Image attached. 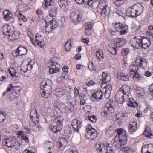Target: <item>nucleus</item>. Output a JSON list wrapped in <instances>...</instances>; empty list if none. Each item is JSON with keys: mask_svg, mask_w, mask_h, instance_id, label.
<instances>
[{"mask_svg": "<svg viewBox=\"0 0 153 153\" xmlns=\"http://www.w3.org/2000/svg\"><path fill=\"white\" fill-rule=\"evenodd\" d=\"M117 135L114 139V144L116 147L120 149L126 144L127 134L125 130L121 128L117 129Z\"/></svg>", "mask_w": 153, "mask_h": 153, "instance_id": "obj_1", "label": "nucleus"}, {"mask_svg": "<svg viewBox=\"0 0 153 153\" xmlns=\"http://www.w3.org/2000/svg\"><path fill=\"white\" fill-rule=\"evenodd\" d=\"M40 88L43 91L41 95L43 97L47 98L52 92V83L49 79H44L41 81Z\"/></svg>", "mask_w": 153, "mask_h": 153, "instance_id": "obj_2", "label": "nucleus"}, {"mask_svg": "<svg viewBox=\"0 0 153 153\" xmlns=\"http://www.w3.org/2000/svg\"><path fill=\"white\" fill-rule=\"evenodd\" d=\"M143 9V7L141 4H135L128 8L126 14L128 16L134 18L142 13Z\"/></svg>", "mask_w": 153, "mask_h": 153, "instance_id": "obj_3", "label": "nucleus"}, {"mask_svg": "<svg viewBox=\"0 0 153 153\" xmlns=\"http://www.w3.org/2000/svg\"><path fill=\"white\" fill-rule=\"evenodd\" d=\"M34 63V60L22 62L21 66V73L26 76H27L30 72V69L32 68Z\"/></svg>", "mask_w": 153, "mask_h": 153, "instance_id": "obj_4", "label": "nucleus"}, {"mask_svg": "<svg viewBox=\"0 0 153 153\" xmlns=\"http://www.w3.org/2000/svg\"><path fill=\"white\" fill-rule=\"evenodd\" d=\"M101 83L102 85L101 87L103 88H105V96L106 95L107 92L108 91L110 93L112 90V86L111 85H107V83L110 80V76L107 74L103 72L102 79H101Z\"/></svg>", "mask_w": 153, "mask_h": 153, "instance_id": "obj_5", "label": "nucleus"}, {"mask_svg": "<svg viewBox=\"0 0 153 153\" xmlns=\"http://www.w3.org/2000/svg\"><path fill=\"white\" fill-rule=\"evenodd\" d=\"M97 8L98 10H101V15L105 17L108 14V12L109 11L110 8L108 6V2L106 0L100 1Z\"/></svg>", "mask_w": 153, "mask_h": 153, "instance_id": "obj_6", "label": "nucleus"}, {"mask_svg": "<svg viewBox=\"0 0 153 153\" xmlns=\"http://www.w3.org/2000/svg\"><path fill=\"white\" fill-rule=\"evenodd\" d=\"M2 143L5 146L14 148L16 150L18 149L20 145L19 143L17 142L14 138L11 137L4 139L2 141Z\"/></svg>", "mask_w": 153, "mask_h": 153, "instance_id": "obj_7", "label": "nucleus"}, {"mask_svg": "<svg viewBox=\"0 0 153 153\" xmlns=\"http://www.w3.org/2000/svg\"><path fill=\"white\" fill-rule=\"evenodd\" d=\"M97 133L95 129L92 128L91 125H88L86 128V137L89 139L94 140L96 138Z\"/></svg>", "mask_w": 153, "mask_h": 153, "instance_id": "obj_8", "label": "nucleus"}, {"mask_svg": "<svg viewBox=\"0 0 153 153\" xmlns=\"http://www.w3.org/2000/svg\"><path fill=\"white\" fill-rule=\"evenodd\" d=\"M142 39V37L140 36L135 37L130 39V43L133 48H138L141 47Z\"/></svg>", "mask_w": 153, "mask_h": 153, "instance_id": "obj_9", "label": "nucleus"}, {"mask_svg": "<svg viewBox=\"0 0 153 153\" xmlns=\"http://www.w3.org/2000/svg\"><path fill=\"white\" fill-rule=\"evenodd\" d=\"M114 103L111 102L107 103L105 107L102 109V115L107 116L109 113L113 112L114 111Z\"/></svg>", "mask_w": 153, "mask_h": 153, "instance_id": "obj_10", "label": "nucleus"}, {"mask_svg": "<svg viewBox=\"0 0 153 153\" xmlns=\"http://www.w3.org/2000/svg\"><path fill=\"white\" fill-rule=\"evenodd\" d=\"M115 28L117 31L120 32L121 35L126 34L128 32V27L123 25L121 23H116L115 25Z\"/></svg>", "mask_w": 153, "mask_h": 153, "instance_id": "obj_11", "label": "nucleus"}, {"mask_svg": "<svg viewBox=\"0 0 153 153\" xmlns=\"http://www.w3.org/2000/svg\"><path fill=\"white\" fill-rule=\"evenodd\" d=\"M112 145L108 143L105 145V143H103V146L100 149V153H115L114 150L112 148Z\"/></svg>", "mask_w": 153, "mask_h": 153, "instance_id": "obj_12", "label": "nucleus"}, {"mask_svg": "<svg viewBox=\"0 0 153 153\" xmlns=\"http://www.w3.org/2000/svg\"><path fill=\"white\" fill-rule=\"evenodd\" d=\"M27 52L26 48L21 46H19L16 50L15 53H13L14 56H17L25 55Z\"/></svg>", "mask_w": 153, "mask_h": 153, "instance_id": "obj_13", "label": "nucleus"}, {"mask_svg": "<svg viewBox=\"0 0 153 153\" xmlns=\"http://www.w3.org/2000/svg\"><path fill=\"white\" fill-rule=\"evenodd\" d=\"M126 42V40L123 38H117L111 43V46L116 47L118 48L123 45Z\"/></svg>", "mask_w": 153, "mask_h": 153, "instance_id": "obj_14", "label": "nucleus"}, {"mask_svg": "<svg viewBox=\"0 0 153 153\" xmlns=\"http://www.w3.org/2000/svg\"><path fill=\"white\" fill-rule=\"evenodd\" d=\"M48 17H47L45 19V23L47 24L45 27V30L47 31V28L50 27V29H53L56 28L57 26V23L55 20H52L49 21H47L48 20Z\"/></svg>", "mask_w": 153, "mask_h": 153, "instance_id": "obj_15", "label": "nucleus"}, {"mask_svg": "<svg viewBox=\"0 0 153 153\" xmlns=\"http://www.w3.org/2000/svg\"><path fill=\"white\" fill-rule=\"evenodd\" d=\"M103 94V91L101 90L98 91L92 95L91 99L94 102L98 101L102 98Z\"/></svg>", "mask_w": 153, "mask_h": 153, "instance_id": "obj_16", "label": "nucleus"}, {"mask_svg": "<svg viewBox=\"0 0 153 153\" xmlns=\"http://www.w3.org/2000/svg\"><path fill=\"white\" fill-rule=\"evenodd\" d=\"M20 7V6H17V9L15 11L14 14L16 16L19 17V20H21L25 22L27 21V19L21 13L22 10V8Z\"/></svg>", "mask_w": 153, "mask_h": 153, "instance_id": "obj_17", "label": "nucleus"}, {"mask_svg": "<svg viewBox=\"0 0 153 153\" xmlns=\"http://www.w3.org/2000/svg\"><path fill=\"white\" fill-rule=\"evenodd\" d=\"M2 29L3 34L8 36L14 31L13 28L12 26L6 25L3 26Z\"/></svg>", "mask_w": 153, "mask_h": 153, "instance_id": "obj_18", "label": "nucleus"}, {"mask_svg": "<svg viewBox=\"0 0 153 153\" xmlns=\"http://www.w3.org/2000/svg\"><path fill=\"white\" fill-rule=\"evenodd\" d=\"M141 151L142 153H153V145L151 144L144 145Z\"/></svg>", "mask_w": 153, "mask_h": 153, "instance_id": "obj_19", "label": "nucleus"}, {"mask_svg": "<svg viewBox=\"0 0 153 153\" xmlns=\"http://www.w3.org/2000/svg\"><path fill=\"white\" fill-rule=\"evenodd\" d=\"M135 62L137 66L143 67V68L146 67L147 64L145 59L141 58H137L135 61Z\"/></svg>", "mask_w": 153, "mask_h": 153, "instance_id": "obj_20", "label": "nucleus"}, {"mask_svg": "<svg viewBox=\"0 0 153 153\" xmlns=\"http://www.w3.org/2000/svg\"><path fill=\"white\" fill-rule=\"evenodd\" d=\"M81 121L76 119H74L72 122V126L75 131H78L81 127Z\"/></svg>", "mask_w": 153, "mask_h": 153, "instance_id": "obj_21", "label": "nucleus"}, {"mask_svg": "<svg viewBox=\"0 0 153 153\" xmlns=\"http://www.w3.org/2000/svg\"><path fill=\"white\" fill-rule=\"evenodd\" d=\"M141 42V47L145 49L148 48L151 45V40L150 39L147 37L143 38L142 37Z\"/></svg>", "mask_w": 153, "mask_h": 153, "instance_id": "obj_22", "label": "nucleus"}, {"mask_svg": "<svg viewBox=\"0 0 153 153\" xmlns=\"http://www.w3.org/2000/svg\"><path fill=\"white\" fill-rule=\"evenodd\" d=\"M49 64L52 66L51 68H50L49 70V72L50 74L56 73L59 71V68L56 67V65H58L57 63L51 61L49 62Z\"/></svg>", "mask_w": 153, "mask_h": 153, "instance_id": "obj_23", "label": "nucleus"}, {"mask_svg": "<svg viewBox=\"0 0 153 153\" xmlns=\"http://www.w3.org/2000/svg\"><path fill=\"white\" fill-rule=\"evenodd\" d=\"M52 118V120H53V122L56 123L59 126H62V122L64 120L63 117L58 115Z\"/></svg>", "mask_w": 153, "mask_h": 153, "instance_id": "obj_24", "label": "nucleus"}, {"mask_svg": "<svg viewBox=\"0 0 153 153\" xmlns=\"http://www.w3.org/2000/svg\"><path fill=\"white\" fill-rule=\"evenodd\" d=\"M30 119H34V120L39 121V116L38 115L37 111L36 109H33L31 110L30 113Z\"/></svg>", "mask_w": 153, "mask_h": 153, "instance_id": "obj_25", "label": "nucleus"}, {"mask_svg": "<svg viewBox=\"0 0 153 153\" xmlns=\"http://www.w3.org/2000/svg\"><path fill=\"white\" fill-rule=\"evenodd\" d=\"M36 42L37 45L41 48L43 47L44 45V42L42 41L43 38L41 35L38 34L36 35L35 38Z\"/></svg>", "mask_w": 153, "mask_h": 153, "instance_id": "obj_26", "label": "nucleus"}, {"mask_svg": "<svg viewBox=\"0 0 153 153\" xmlns=\"http://www.w3.org/2000/svg\"><path fill=\"white\" fill-rule=\"evenodd\" d=\"M117 77L118 79L124 81L128 80L129 78L127 74L123 73L118 74L117 75Z\"/></svg>", "mask_w": 153, "mask_h": 153, "instance_id": "obj_27", "label": "nucleus"}, {"mask_svg": "<svg viewBox=\"0 0 153 153\" xmlns=\"http://www.w3.org/2000/svg\"><path fill=\"white\" fill-rule=\"evenodd\" d=\"M60 112L59 108L57 105L53 106L52 107V109L51 113V115L52 116V117L59 115Z\"/></svg>", "mask_w": 153, "mask_h": 153, "instance_id": "obj_28", "label": "nucleus"}, {"mask_svg": "<svg viewBox=\"0 0 153 153\" xmlns=\"http://www.w3.org/2000/svg\"><path fill=\"white\" fill-rule=\"evenodd\" d=\"M123 94L121 92L118 91L116 95V101L117 102L120 104L123 103Z\"/></svg>", "mask_w": 153, "mask_h": 153, "instance_id": "obj_29", "label": "nucleus"}, {"mask_svg": "<svg viewBox=\"0 0 153 153\" xmlns=\"http://www.w3.org/2000/svg\"><path fill=\"white\" fill-rule=\"evenodd\" d=\"M58 3L62 8L67 7L70 4V2L68 0H59Z\"/></svg>", "mask_w": 153, "mask_h": 153, "instance_id": "obj_30", "label": "nucleus"}, {"mask_svg": "<svg viewBox=\"0 0 153 153\" xmlns=\"http://www.w3.org/2000/svg\"><path fill=\"white\" fill-rule=\"evenodd\" d=\"M19 33L18 31H13L11 33V34L9 36V39L11 41H13L17 39L19 36Z\"/></svg>", "mask_w": 153, "mask_h": 153, "instance_id": "obj_31", "label": "nucleus"}, {"mask_svg": "<svg viewBox=\"0 0 153 153\" xmlns=\"http://www.w3.org/2000/svg\"><path fill=\"white\" fill-rule=\"evenodd\" d=\"M42 111L43 115L48 116L50 114H51V110L50 106H45L42 108Z\"/></svg>", "mask_w": 153, "mask_h": 153, "instance_id": "obj_32", "label": "nucleus"}, {"mask_svg": "<svg viewBox=\"0 0 153 153\" xmlns=\"http://www.w3.org/2000/svg\"><path fill=\"white\" fill-rule=\"evenodd\" d=\"M57 12V8L56 6H52L49 11V16L53 17L56 16Z\"/></svg>", "mask_w": 153, "mask_h": 153, "instance_id": "obj_33", "label": "nucleus"}, {"mask_svg": "<svg viewBox=\"0 0 153 153\" xmlns=\"http://www.w3.org/2000/svg\"><path fill=\"white\" fill-rule=\"evenodd\" d=\"M3 14L4 18L7 20H10L13 16L12 13L10 11L7 10L3 11Z\"/></svg>", "mask_w": 153, "mask_h": 153, "instance_id": "obj_34", "label": "nucleus"}, {"mask_svg": "<svg viewBox=\"0 0 153 153\" xmlns=\"http://www.w3.org/2000/svg\"><path fill=\"white\" fill-rule=\"evenodd\" d=\"M49 128L54 133L59 132L62 129L61 126H59L58 125L55 126L51 125L49 126Z\"/></svg>", "mask_w": 153, "mask_h": 153, "instance_id": "obj_35", "label": "nucleus"}, {"mask_svg": "<svg viewBox=\"0 0 153 153\" xmlns=\"http://www.w3.org/2000/svg\"><path fill=\"white\" fill-rule=\"evenodd\" d=\"M17 134L19 137H21L22 139L25 140V142L28 143L29 142L28 138L26 135L24 134V132L19 131L18 132Z\"/></svg>", "mask_w": 153, "mask_h": 153, "instance_id": "obj_36", "label": "nucleus"}, {"mask_svg": "<svg viewBox=\"0 0 153 153\" xmlns=\"http://www.w3.org/2000/svg\"><path fill=\"white\" fill-rule=\"evenodd\" d=\"M137 123L135 122H132L128 126L129 130L131 132L135 131L137 129Z\"/></svg>", "mask_w": 153, "mask_h": 153, "instance_id": "obj_37", "label": "nucleus"}, {"mask_svg": "<svg viewBox=\"0 0 153 153\" xmlns=\"http://www.w3.org/2000/svg\"><path fill=\"white\" fill-rule=\"evenodd\" d=\"M130 90L129 87L126 85L123 86L118 91H120L124 94H129Z\"/></svg>", "mask_w": 153, "mask_h": 153, "instance_id": "obj_38", "label": "nucleus"}, {"mask_svg": "<svg viewBox=\"0 0 153 153\" xmlns=\"http://www.w3.org/2000/svg\"><path fill=\"white\" fill-rule=\"evenodd\" d=\"M129 69L131 72L130 74H133L138 71V66L135 64L130 65L129 67Z\"/></svg>", "mask_w": 153, "mask_h": 153, "instance_id": "obj_39", "label": "nucleus"}, {"mask_svg": "<svg viewBox=\"0 0 153 153\" xmlns=\"http://www.w3.org/2000/svg\"><path fill=\"white\" fill-rule=\"evenodd\" d=\"M80 15L79 14H75L72 13L70 15V17L72 21L75 22L77 20L78 21H79L81 20Z\"/></svg>", "mask_w": 153, "mask_h": 153, "instance_id": "obj_40", "label": "nucleus"}, {"mask_svg": "<svg viewBox=\"0 0 153 153\" xmlns=\"http://www.w3.org/2000/svg\"><path fill=\"white\" fill-rule=\"evenodd\" d=\"M8 76L7 73L5 71L0 69V81H2L7 78Z\"/></svg>", "mask_w": 153, "mask_h": 153, "instance_id": "obj_41", "label": "nucleus"}, {"mask_svg": "<svg viewBox=\"0 0 153 153\" xmlns=\"http://www.w3.org/2000/svg\"><path fill=\"white\" fill-rule=\"evenodd\" d=\"M44 146L50 150L54 147V144L51 141H46L44 145Z\"/></svg>", "mask_w": 153, "mask_h": 153, "instance_id": "obj_42", "label": "nucleus"}, {"mask_svg": "<svg viewBox=\"0 0 153 153\" xmlns=\"http://www.w3.org/2000/svg\"><path fill=\"white\" fill-rule=\"evenodd\" d=\"M53 3L52 0H44V3L42 4V6L45 8H47L50 6H51Z\"/></svg>", "mask_w": 153, "mask_h": 153, "instance_id": "obj_43", "label": "nucleus"}, {"mask_svg": "<svg viewBox=\"0 0 153 153\" xmlns=\"http://www.w3.org/2000/svg\"><path fill=\"white\" fill-rule=\"evenodd\" d=\"M64 90L62 88H59L56 89L55 92V95L57 97H60L64 94Z\"/></svg>", "mask_w": 153, "mask_h": 153, "instance_id": "obj_44", "label": "nucleus"}, {"mask_svg": "<svg viewBox=\"0 0 153 153\" xmlns=\"http://www.w3.org/2000/svg\"><path fill=\"white\" fill-rule=\"evenodd\" d=\"M67 140L66 139L63 138H61L59 142L60 145V146L59 147H61L63 146L65 147L67 144Z\"/></svg>", "mask_w": 153, "mask_h": 153, "instance_id": "obj_45", "label": "nucleus"}, {"mask_svg": "<svg viewBox=\"0 0 153 153\" xmlns=\"http://www.w3.org/2000/svg\"><path fill=\"white\" fill-rule=\"evenodd\" d=\"M117 50L118 48L116 46L114 47L112 46V47H111L109 49V52L113 55H115L116 54Z\"/></svg>", "mask_w": 153, "mask_h": 153, "instance_id": "obj_46", "label": "nucleus"}, {"mask_svg": "<svg viewBox=\"0 0 153 153\" xmlns=\"http://www.w3.org/2000/svg\"><path fill=\"white\" fill-rule=\"evenodd\" d=\"M65 153H78L74 146H72L66 150Z\"/></svg>", "mask_w": 153, "mask_h": 153, "instance_id": "obj_47", "label": "nucleus"}, {"mask_svg": "<svg viewBox=\"0 0 153 153\" xmlns=\"http://www.w3.org/2000/svg\"><path fill=\"white\" fill-rule=\"evenodd\" d=\"M94 24L92 22H88L85 24V29L91 30Z\"/></svg>", "mask_w": 153, "mask_h": 153, "instance_id": "obj_48", "label": "nucleus"}, {"mask_svg": "<svg viewBox=\"0 0 153 153\" xmlns=\"http://www.w3.org/2000/svg\"><path fill=\"white\" fill-rule=\"evenodd\" d=\"M13 86L11 84H9L6 91L3 93V95H6L7 94L8 92H10L13 89Z\"/></svg>", "mask_w": 153, "mask_h": 153, "instance_id": "obj_49", "label": "nucleus"}, {"mask_svg": "<svg viewBox=\"0 0 153 153\" xmlns=\"http://www.w3.org/2000/svg\"><path fill=\"white\" fill-rule=\"evenodd\" d=\"M143 135L149 138H151V136H152V134L151 133L149 129H147L146 128L145 129V131L143 132Z\"/></svg>", "mask_w": 153, "mask_h": 153, "instance_id": "obj_50", "label": "nucleus"}, {"mask_svg": "<svg viewBox=\"0 0 153 153\" xmlns=\"http://www.w3.org/2000/svg\"><path fill=\"white\" fill-rule=\"evenodd\" d=\"M65 50L66 51H69L71 48V40H68L66 42L65 45Z\"/></svg>", "mask_w": 153, "mask_h": 153, "instance_id": "obj_51", "label": "nucleus"}, {"mask_svg": "<svg viewBox=\"0 0 153 153\" xmlns=\"http://www.w3.org/2000/svg\"><path fill=\"white\" fill-rule=\"evenodd\" d=\"M133 78L134 79L141 80L142 79V77L138 74V71L134 73Z\"/></svg>", "mask_w": 153, "mask_h": 153, "instance_id": "obj_52", "label": "nucleus"}, {"mask_svg": "<svg viewBox=\"0 0 153 153\" xmlns=\"http://www.w3.org/2000/svg\"><path fill=\"white\" fill-rule=\"evenodd\" d=\"M121 150L123 151L124 153H133V151L128 147H122Z\"/></svg>", "mask_w": 153, "mask_h": 153, "instance_id": "obj_53", "label": "nucleus"}, {"mask_svg": "<svg viewBox=\"0 0 153 153\" xmlns=\"http://www.w3.org/2000/svg\"><path fill=\"white\" fill-rule=\"evenodd\" d=\"M87 91L86 89H83V90L82 91V92L80 93V94L81 95L80 96V98H83L85 97H88V96L87 94Z\"/></svg>", "mask_w": 153, "mask_h": 153, "instance_id": "obj_54", "label": "nucleus"}, {"mask_svg": "<svg viewBox=\"0 0 153 153\" xmlns=\"http://www.w3.org/2000/svg\"><path fill=\"white\" fill-rule=\"evenodd\" d=\"M102 146H103V143H96L95 145V147L96 150L100 152V149H101L102 147Z\"/></svg>", "mask_w": 153, "mask_h": 153, "instance_id": "obj_55", "label": "nucleus"}, {"mask_svg": "<svg viewBox=\"0 0 153 153\" xmlns=\"http://www.w3.org/2000/svg\"><path fill=\"white\" fill-rule=\"evenodd\" d=\"M129 94H123V102H129V101L131 102V100L130 98H129Z\"/></svg>", "mask_w": 153, "mask_h": 153, "instance_id": "obj_56", "label": "nucleus"}, {"mask_svg": "<svg viewBox=\"0 0 153 153\" xmlns=\"http://www.w3.org/2000/svg\"><path fill=\"white\" fill-rule=\"evenodd\" d=\"M9 72L11 76H15L16 74V71L13 68H10L9 69Z\"/></svg>", "mask_w": 153, "mask_h": 153, "instance_id": "obj_57", "label": "nucleus"}, {"mask_svg": "<svg viewBox=\"0 0 153 153\" xmlns=\"http://www.w3.org/2000/svg\"><path fill=\"white\" fill-rule=\"evenodd\" d=\"M97 57L100 60L101 58L103 59V55L102 52L97 51L96 54Z\"/></svg>", "mask_w": 153, "mask_h": 153, "instance_id": "obj_58", "label": "nucleus"}, {"mask_svg": "<svg viewBox=\"0 0 153 153\" xmlns=\"http://www.w3.org/2000/svg\"><path fill=\"white\" fill-rule=\"evenodd\" d=\"M129 49L128 48H126L123 49L122 51V54L123 56H125L127 55L129 52Z\"/></svg>", "mask_w": 153, "mask_h": 153, "instance_id": "obj_59", "label": "nucleus"}, {"mask_svg": "<svg viewBox=\"0 0 153 153\" xmlns=\"http://www.w3.org/2000/svg\"><path fill=\"white\" fill-rule=\"evenodd\" d=\"M6 116L3 113H0V123L4 121L6 119Z\"/></svg>", "mask_w": 153, "mask_h": 153, "instance_id": "obj_60", "label": "nucleus"}, {"mask_svg": "<svg viewBox=\"0 0 153 153\" xmlns=\"http://www.w3.org/2000/svg\"><path fill=\"white\" fill-rule=\"evenodd\" d=\"M87 98H88L87 97H85L82 98H80V104L82 105H84L86 103V101L87 100Z\"/></svg>", "mask_w": 153, "mask_h": 153, "instance_id": "obj_61", "label": "nucleus"}, {"mask_svg": "<svg viewBox=\"0 0 153 153\" xmlns=\"http://www.w3.org/2000/svg\"><path fill=\"white\" fill-rule=\"evenodd\" d=\"M68 100L71 105H74L75 104V99L73 97L68 98Z\"/></svg>", "mask_w": 153, "mask_h": 153, "instance_id": "obj_62", "label": "nucleus"}, {"mask_svg": "<svg viewBox=\"0 0 153 153\" xmlns=\"http://www.w3.org/2000/svg\"><path fill=\"white\" fill-rule=\"evenodd\" d=\"M88 67L89 69L91 71H95L96 69V68L94 66L93 63V62H91L89 63L88 65Z\"/></svg>", "mask_w": 153, "mask_h": 153, "instance_id": "obj_63", "label": "nucleus"}, {"mask_svg": "<svg viewBox=\"0 0 153 153\" xmlns=\"http://www.w3.org/2000/svg\"><path fill=\"white\" fill-rule=\"evenodd\" d=\"M123 0H115L114 1V3L117 6H120L123 4Z\"/></svg>", "mask_w": 153, "mask_h": 153, "instance_id": "obj_64", "label": "nucleus"}]
</instances>
